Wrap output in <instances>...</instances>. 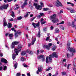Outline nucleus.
Instances as JSON below:
<instances>
[{"label":"nucleus","instance_id":"nucleus-1","mask_svg":"<svg viewBox=\"0 0 76 76\" xmlns=\"http://www.w3.org/2000/svg\"><path fill=\"white\" fill-rule=\"evenodd\" d=\"M70 42H68L67 44V48L66 50L70 52H72V55L73 56V53H76V50H75V48H70Z\"/></svg>","mask_w":76,"mask_h":76},{"label":"nucleus","instance_id":"nucleus-2","mask_svg":"<svg viewBox=\"0 0 76 76\" xmlns=\"http://www.w3.org/2000/svg\"><path fill=\"white\" fill-rule=\"evenodd\" d=\"M40 4L41 6L40 5H38V4L35 3L33 4V6H35V8L36 9H37V10H42V7H44V4H43V3L41 2H40Z\"/></svg>","mask_w":76,"mask_h":76},{"label":"nucleus","instance_id":"nucleus-3","mask_svg":"<svg viewBox=\"0 0 76 76\" xmlns=\"http://www.w3.org/2000/svg\"><path fill=\"white\" fill-rule=\"evenodd\" d=\"M56 14H54L53 15L50 16L52 22L53 23H56L58 22V19H56Z\"/></svg>","mask_w":76,"mask_h":76},{"label":"nucleus","instance_id":"nucleus-4","mask_svg":"<svg viewBox=\"0 0 76 76\" xmlns=\"http://www.w3.org/2000/svg\"><path fill=\"white\" fill-rule=\"evenodd\" d=\"M9 7V4H4L3 6H1L0 7V10H3V9H7V7Z\"/></svg>","mask_w":76,"mask_h":76},{"label":"nucleus","instance_id":"nucleus-5","mask_svg":"<svg viewBox=\"0 0 76 76\" xmlns=\"http://www.w3.org/2000/svg\"><path fill=\"white\" fill-rule=\"evenodd\" d=\"M19 43V42L15 41L13 42L11 45V48H15V45H18Z\"/></svg>","mask_w":76,"mask_h":76},{"label":"nucleus","instance_id":"nucleus-6","mask_svg":"<svg viewBox=\"0 0 76 76\" xmlns=\"http://www.w3.org/2000/svg\"><path fill=\"white\" fill-rule=\"evenodd\" d=\"M32 24L34 28H36V27H39V26H40L39 22H38V23H32Z\"/></svg>","mask_w":76,"mask_h":76},{"label":"nucleus","instance_id":"nucleus-7","mask_svg":"<svg viewBox=\"0 0 76 76\" xmlns=\"http://www.w3.org/2000/svg\"><path fill=\"white\" fill-rule=\"evenodd\" d=\"M56 6L57 7H59V6H61V7L63 6V4H61V2L59 1L58 0H57V1H56Z\"/></svg>","mask_w":76,"mask_h":76},{"label":"nucleus","instance_id":"nucleus-8","mask_svg":"<svg viewBox=\"0 0 76 76\" xmlns=\"http://www.w3.org/2000/svg\"><path fill=\"white\" fill-rule=\"evenodd\" d=\"M22 45H18L17 49L15 48V50L18 51H21L22 50Z\"/></svg>","mask_w":76,"mask_h":76},{"label":"nucleus","instance_id":"nucleus-9","mask_svg":"<svg viewBox=\"0 0 76 76\" xmlns=\"http://www.w3.org/2000/svg\"><path fill=\"white\" fill-rule=\"evenodd\" d=\"M1 63H4L5 64H7V63H8V61H7V60L6 59L4 58H1Z\"/></svg>","mask_w":76,"mask_h":76},{"label":"nucleus","instance_id":"nucleus-10","mask_svg":"<svg viewBox=\"0 0 76 76\" xmlns=\"http://www.w3.org/2000/svg\"><path fill=\"white\" fill-rule=\"evenodd\" d=\"M27 4H28V0H24V3L21 6L22 8V9H24L25 7V6L27 5Z\"/></svg>","mask_w":76,"mask_h":76},{"label":"nucleus","instance_id":"nucleus-11","mask_svg":"<svg viewBox=\"0 0 76 76\" xmlns=\"http://www.w3.org/2000/svg\"><path fill=\"white\" fill-rule=\"evenodd\" d=\"M52 57H58V55L56 54V53L54 52L52 53Z\"/></svg>","mask_w":76,"mask_h":76},{"label":"nucleus","instance_id":"nucleus-12","mask_svg":"<svg viewBox=\"0 0 76 76\" xmlns=\"http://www.w3.org/2000/svg\"><path fill=\"white\" fill-rule=\"evenodd\" d=\"M14 36L13 34H9L8 37L10 38V39H13V37Z\"/></svg>","mask_w":76,"mask_h":76},{"label":"nucleus","instance_id":"nucleus-13","mask_svg":"<svg viewBox=\"0 0 76 76\" xmlns=\"http://www.w3.org/2000/svg\"><path fill=\"white\" fill-rule=\"evenodd\" d=\"M42 71L41 68H39V67H38V70L37 71V74H39V72H41Z\"/></svg>","mask_w":76,"mask_h":76},{"label":"nucleus","instance_id":"nucleus-14","mask_svg":"<svg viewBox=\"0 0 76 76\" xmlns=\"http://www.w3.org/2000/svg\"><path fill=\"white\" fill-rule=\"evenodd\" d=\"M39 31H38V34H37V37H38V38H40V34H41V31H40V30H39Z\"/></svg>","mask_w":76,"mask_h":76},{"label":"nucleus","instance_id":"nucleus-15","mask_svg":"<svg viewBox=\"0 0 76 76\" xmlns=\"http://www.w3.org/2000/svg\"><path fill=\"white\" fill-rule=\"evenodd\" d=\"M7 24V22H6V21L5 20H4V26H6Z\"/></svg>","mask_w":76,"mask_h":76},{"label":"nucleus","instance_id":"nucleus-16","mask_svg":"<svg viewBox=\"0 0 76 76\" xmlns=\"http://www.w3.org/2000/svg\"><path fill=\"white\" fill-rule=\"evenodd\" d=\"M37 59H38V60H39V59H41V60H42V61H44L45 60V58L44 57H38L37 58Z\"/></svg>","mask_w":76,"mask_h":76},{"label":"nucleus","instance_id":"nucleus-17","mask_svg":"<svg viewBox=\"0 0 76 76\" xmlns=\"http://www.w3.org/2000/svg\"><path fill=\"white\" fill-rule=\"evenodd\" d=\"M23 18V17H22V16H21L19 17H17L18 20H21V19H22Z\"/></svg>","mask_w":76,"mask_h":76},{"label":"nucleus","instance_id":"nucleus-18","mask_svg":"<svg viewBox=\"0 0 76 76\" xmlns=\"http://www.w3.org/2000/svg\"><path fill=\"white\" fill-rule=\"evenodd\" d=\"M36 41V38H34V40H33L32 41V42H31V45H33L34 44V43H35V42Z\"/></svg>","mask_w":76,"mask_h":76},{"label":"nucleus","instance_id":"nucleus-19","mask_svg":"<svg viewBox=\"0 0 76 76\" xmlns=\"http://www.w3.org/2000/svg\"><path fill=\"white\" fill-rule=\"evenodd\" d=\"M21 54V56H25L26 54V52L25 51H22Z\"/></svg>","mask_w":76,"mask_h":76},{"label":"nucleus","instance_id":"nucleus-20","mask_svg":"<svg viewBox=\"0 0 76 76\" xmlns=\"http://www.w3.org/2000/svg\"><path fill=\"white\" fill-rule=\"evenodd\" d=\"M59 31H60L59 30V29H58L56 28L55 31V33H58V32H59Z\"/></svg>","mask_w":76,"mask_h":76},{"label":"nucleus","instance_id":"nucleus-21","mask_svg":"<svg viewBox=\"0 0 76 76\" xmlns=\"http://www.w3.org/2000/svg\"><path fill=\"white\" fill-rule=\"evenodd\" d=\"M49 8H45L43 9V11H47V10H49Z\"/></svg>","mask_w":76,"mask_h":76},{"label":"nucleus","instance_id":"nucleus-22","mask_svg":"<svg viewBox=\"0 0 76 76\" xmlns=\"http://www.w3.org/2000/svg\"><path fill=\"white\" fill-rule=\"evenodd\" d=\"M12 14L11 15L13 17V18H15V13H14V12L13 11H12Z\"/></svg>","mask_w":76,"mask_h":76},{"label":"nucleus","instance_id":"nucleus-23","mask_svg":"<svg viewBox=\"0 0 76 76\" xmlns=\"http://www.w3.org/2000/svg\"><path fill=\"white\" fill-rule=\"evenodd\" d=\"M12 25L11 24V23H9V25L8 26V28H12Z\"/></svg>","mask_w":76,"mask_h":76},{"label":"nucleus","instance_id":"nucleus-24","mask_svg":"<svg viewBox=\"0 0 76 76\" xmlns=\"http://www.w3.org/2000/svg\"><path fill=\"white\" fill-rule=\"evenodd\" d=\"M56 47H57V46H53V47L52 48L53 51H55L56 50Z\"/></svg>","mask_w":76,"mask_h":76},{"label":"nucleus","instance_id":"nucleus-25","mask_svg":"<svg viewBox=\"0 0 76 76\" xmlns=\"http://www.w3.org/2000/svg\"><path fill=\"white\" fill-rule=\"evenodd\" d=\"M17 66H18V62H16L14 65V67H15V69H16V68H17Z\"/></svg>","mask_w":76,"mask_h":76},{"label":"nucleus","instance_id":"nucleus-26","mask_svg":"<svg viewBox=\"0 0 76 76\" xmlns=\"http://www.w3.org/2000/svg\"><path fill=\"white\" fill-rule=\"evenodd\" d=\"M11 30L12 31H14V32H16V30L15 28L13 27L12 28H11Z\"/></svg>","mask_w":76,"mask_h":76},{"label":"nucleus","instance_id":"nucleus-27","mask_svg":"<svg viewBox=\"0 0 76 76\" xmlns=\"http://www.w3.org/2000/svg\"><path fill=\"white\" fill-rule=\"evenodd\" d=\"M59 27L62 30H64V27L62 26H60Z\"/></svg>","mask_w":76,"mask_h":76},{"label":"nucleus","instance_id":"nucleus-28","mask_svg":"<svg viewBox=\"0 0 76 76\" xmlns=\"http://www.w3.org/2000/svg\"><path fill=\"white\" fill-rule=\"evenodd\" d=\"M51 69H52V68L51 67H49L46 70V71L47 72V71H49V70H50Z\"/></svg>","mask_w":76,"mask_h":76},{"label":"nucleus","instance_id":"nucleus-29","mask_svg":"<svg viewBox=\"0 0 76 76\" xmlns=\"http://www.w3.org/2000/svg\"><path fill=\"white\" fill-rule=\"evenodd\" d=\"M19 35H20L21 34H22V32H21V31L20 30L18 31H17V33Z\"/></svg>","mask_w":76,"mask_h":76},{"label":"nucleus","instance_id":"nucleus-30","mask_svg":"<svg viewBox=\"0 0 76 76\" xmlns=\"http://www.w3.org/2000/svg\"><path fill=\"white\" fill-rule=\"evenodd\" d=\"M25 58L24 57H21V60L22 61H25Z\"/></svg>","mask_w":76,"mask_h":76},{"label":"nucleus","instance_id":"nucleus-31","mask_svg":"<svg viewBox=\"0 0 76 76\" xmlns=\"http://www.w3.org/2000/svg\"><path fill=\"white\" fill-rule=\"evenodd\" d=\"M46 48H47V49L49 50H50V47L48 46V45H46Z\"/></svg>","mask_w":76,"mask_h":76},{"label":"nucleus","instance_id":"nucleus-32","mask_svg":"<svg viewBox=\"0 0 76 76\" xmlns=\"http://www.w3.org/2000/svg\"><path fill=\"white\" fill-rule=\"evenodd\" d=\"M28 54H30V55H33V53L32 52V51L29 50V52L28 53Z\"/></svg>","mask_w":76,"mask_h":76},{"label":"nucleus","instance_id":"nucleus-33","mask_svg":"<svg viewBox=\"0 0 76 76\" xmlns=\"http://www.w3.org/2000/svg\"><path fill=\"white\" fill-rule=\"evenodd\" d=\"M48 57H47L46 59V63H49V61H48Z\"/></svg>","mask_w":76,"mask_h":76},{"label":"nucleus","instance_id":"nucleus-34","mask_svg":"<svg viewBox=\"0 0 76 76\" xmlns=\"http://www.w3.org/2000/svg\"><path fill=\"white\" fill-rule=\"evenodd\" d=\"M35 18H36V17H34L33 18H31L30 20L31 21V22L34 21V20Z\"/></svg>","mask_w":76,"mask_h":76},{"label":"nucleus","instance_id":"nucleus-35","mask_svg":"<svg viewBox=\"0 0 76 76\" xmlns=\"http://www.w3.org/2000/svg\"><path fill=\"white\" fill-rule=\"evenodd\" d=\"M7 70V66H4V70Z\"/></svg>","mask_w":76,"mask_h":76},{"label":"nucleus","instance_id":"nucleus-36","mask_svg":"<svg viewBox=\"0 0 76 76\" xmlns=\"http://www.w3.org/2000/svg\"><path fill=\"white\" fill-rule=\"evenodd\" d=\"M15 38H17L18 37V33H15Z\"/></svg>","mask_w":76,"mask_h":76},{"label":"nucleus","instance_id":"nucleus-37","mask_svg":"<svg viewBox=\"0 0 76 76\" xmlns=\"http://www.w3.org/2000/svg\"><path fill=\"white\" fill-rule=\"evenodd\" d=\"M68 10H70V11H71V10H73V9H72V8H67Z\"/></svg>","mask_w":76,"mask_h":76},{"label":"nucleus","instance_id":"nucleus-38","mask_svg":"<svg viewBox=\"0 0 76 76\" xmlns=\"http://www.w3.org/2000/svg\"><path fill=\"white\" fill-rule=\"evenodd\" d=\"M16 54V56H18L19 54V51H15Z\"/></svg>","mask_w":76,"mask_h":76},{"label":"nucleus","instance_id":"nucleus-39","mask_svg":"<svg viewBox=\"0 0 76 76\" xmlns=\"http://www.w3.org/2000/svg\"><path fill=\"white\" fill-rule=\"evenodd\" d=\"M61 73L63 75H66V73L64 72H62Z\"/></svg>","mask_w":76,"mask_h":76},{"label":"nucleus","instance_id":"nucleus-40","mask_svg":"<svg viewBox=\"0 0 76 76\" xmlns=\"http://www.w3.org/2000/svg\"><path fill=\"white\" fill-rule=\"evenodd\" d=\"M44 55H39L38 57H44Z\"/></svg>","mask_w":76,"mask_h":76},{"label":"nucleus","instance_id":"nucleus-41","mask_svg":"<svg viewBox=\"0 0 76 76\" xmlns=\"http://www.w3.org/2000/svg\"><path fill=\"white\" fill-rule=\"evenodd\" d=\"M76 12V11H73V10H71L70 11V12L72 13H75Z\"/></svg>","mask_w":76,"mask_h":76},{"label":"nucleus","instance_id":"nucleus-42","mask_svg":"<svg viewBox=\"0 0 76 76\" xmlns=\"http://www.w3.org/2000/svg\"><path fill=\"white\" fill-rule=\"evenodd\" d=\"M48 45L50 47L51 46H52V45H53L52 44V43H50L48 44Z\"/></svg>","mask_w":76,"mask_h":76},{"label":"nucleus","instance_id":"nucleus-43","mask_svg":"<svg viewBox=\"0 0 76 76\" xmlns=\"http://www.w3.org/2000/svg\"><path fill=\"white\" fill-rule=\"evenodd\" d=\"M49 58V61L50 62H51V61L52 60V58L51 57H49L48 58Z\"/></svg>","mask_w":76,"mask_h":76},{"label":"nucleus","instance_id":"nucleus-44","mask_svg":"<svg viewBox=\"0 0 76 76\" xmlns=\"http://www.w3.org/2000/svg\"><path fill=\"white\" fill-rule=\"evenodd\" d=\"M16 54H15V53H13L12 55V57H16Z\"/></svg>","mask_w":76,"mask_h":76},{"label":"nucleus","instance_id":"nucleus-45","mask_svg":"<svg viewBox=\"0 0 76 76\" xmlns=\"http://www.w3.org/2000/svg\"><path fill=\"white\" fill-rule=\"evenodd\" d=\"M16 76H20V73H17L16 74Z\"/></svg>","mask_w":76,"mask_h":76},{"label":"nucleus","instance_id":"nucleus-46","mask_svg":"<svg viewBox=\"0 0 76 76\" xmlns=\"http://www.w3.org/2000/svg\"><path fill=\"white\" fill-rule=\"evenodd\" d=\"M9 21L12 22V21H13V18H12L9 19Z\"/></svg>","mask_w":76,"mask_h":76},{"label":"nucleus","instance_id":"nucleus-47","mask_svg":"<svg viewBox=\"0 0 76 76\" xmlns=\"http://www.w3.org/2000/svg\"><path fill=\"white\" fill-rule=\"evenodd\" d=\"M28 15L29 14L28 13L27 14H26V15H25L24 16V18H27V17L28 16Z\"/></svg>","mask_w":76,"mask_h":76},{"label":"nucleus","instance_id":"nucleus-48","mask_svg":"<svg viewBox=\"0 0 76 76\" xmlns=\"http://www.w3.org/2000/svg\"><path fill=\"white\" fill-rule=\"evenodd\" d=\"M60 24H61L62 25H63L64 23V21H63L61 22L60 23Z\"/></svg>","mask_w":76,"mask_h":76},{"label":"nucleus","instance_id":"nucleus-49","mask_svg":"<svg viewBox=\"0 0 76 76\" xmlns=\"http://www.w3.org/2000/svg\"><path fill=\"white\" fill-rule=\"evenodd\" d=\"M73 64L74 67H76V65L75 64V62L74 61L73 62Z\"/></svg>","mask_w":76,"mask_h":76},{"label":"nucleus","instance_id":"nucleus-50","mask_svg":"<svg viewBox=\"0 0 76 76\" xmlns=\"http://www.w3.org/2000/svg\"><path fill=\"white\" fill-rule=\"evenodd\" d=\"M46 23V21H43V22H41V24L42 25H43V24H45Z\"/></svg>","mask_w":76,"mask_h":76},{"label":"nucleus","instance_id":"nucleus-51","mask_svg":"<svg viewBox=\"0 0 76 76\" xmlns=\"http://www.w3.org/2000/svg\"><path fill=\"white\" fill-rule=\"evenodd\" d=\"M37 55L38 56L39 54V50H37Z\"/></svg>","mask_w":76,"mask_h":76},{"label":"nucleus","instance_id":"nucleus-52","mask_svg":"<svg viewBox=\"0 0 76 76\" xmlns=\"http://www.w3.org/2000/svg\"><path fill=\"white\" fill-rule=\"evenodd\" d=\"M67 57H70V54L67 53L66 54Z\"/></svg>","mask_w":76,"mask_h":76},{"label":"nucleus","instance_id":"nucleus-53","mask_svg":"<svg viewBox=\"0 0 76 76\" xmlns=\"http://www.w3.org/2000/svg\"><path fill=\"white\" fill-rule=\"evenodd\" d=\"M46 29H47V28L46 27H45L43 29V31L44 32H46V31H47V30Z\"/></svg>","mask_w":76,"mask_h":76},{"label":"nucleus","instance_id":"nucleus-54","mask_svg":"<svg viewBox=\"0 0 76 76\" xmlns=\"http://www.w3.org/2000/svg\"><path fill=\"white\" fill-rule=\"evenodd\" d=\"M49 38H50V37H47L46 38V41H48Z\"/></svg>","mask_w":76,"mask_h":76},{"label":"nucleus","instance_id":"nucleus-55","mask_svg":"<svg viewBox=\"0 0 76 76\" xmlns=\"http://www.w3.org/2000/svg\"><path fill=\"white\" fill-rule=\"evenodd\" d=\"M44 15V13H40V15H41V16H43Z\"/></svg>","mask_w":76,"mask_h":76},{"label":"nucleus","instance_id":"nucleus-56","mask_svg":"<svg viewBox=\"0 0 76 76\" xmlns=\"http://www.w3.org/2000/svg\"><path fill=\"white\" fill-rule=\"evenodd\" d=\"M41 15H39L37 16V18H39L40 19H41Z\"/></svg>","mask_w":76,"mask_h":76},{"label":"nucleus","instance_id":"nucleus-57","mask_svg":"<svg viewBox=\"0 0 76 76\" xmlns=\"http://www.w3.org/2000/svg\"><path fill=\"white\" fill-rule=\"evenodd\" d=\"M50 29L51 30H53V29H54V27H53V26H52L50 27Z\"/></svg>","mask_w":76,"mask_h":76},{"label":"nucleus","instance_id":"nucleus-58","mask_svg":"<svg viewBox=\"0 0 76 76\" xmlns=\"http://www.w3.org/2000/svg\"><path fill=\"white\" fill-rule=\"evenodd\" d=\"M23 66L25 67H27L28 66V65H26V64H23Z\"/></svg>","mask_w":76,"mask_h":76},{"label":"nucleus","instance_id":"nucleus-59","mask_svg":"<svg viewBox=\"0 0 76 76\" xmlns=\"http://www.w3.org/2000/svg\"><path fill=\"white\" fill-rule=\"evenodd\" d=\"M9 33H7L5 34V36L7 37L8 35H9Z\"/></svg>","mask_w":76,"mask_h":76},{"label":"nucleus","instance_id":"nucleus-60","mask_svg":"<svg viewBox=\"0 0 76 76\" xmlns=\"http://www.w3.org/2000/svg\"><path fill=\"white\" fill-rule=\"evenodd\" d=\"M70 64H69L68 66H67V69H69V67H70Z\"/></svg>","mask_w":76,"mask_h":76},{"label":"nucleus","instance_id":"nucleus-61","mask_svg":"<svg viewBox=\"0 0 76 76\" xmlns=\"http://www.w3.org/2000/svg\"><path fill=\"white\" fill-rule=\"evenodd\" d=\"M31 6L32 8L33 7V6H32V4H29V7H31Z\"/></svg>","mask_w":76,"mask_h":76},{"label":"nucleus","instance_id":"nucleus-62","mask_svg":"<svg viewBox=\"0 0 76 76\" xmlns=\"http://www.w3.org/2000/svg\"><path fill=\"white\" fill-rule=\"evenodd\" d=\"M31 43H29L28 44V47H31Z\"/></svg>","mask_w":76,"mask_h":76},{"label":"nucleus","instance_id":"nucleus-63","mask_svg":"<svg viewBox=\"0 0 76 76\" xmlns=\"http://www.w3.org/2000/svg\"><path fill=\"white\" fill-rule=\"evenodd\" d=\"M48 6L49 7H53V5H52V4L49 5Z\"/></svg>","mask_w":76,"mask_h":76},{"label":"nucleus","instance_id":"nucleus-64","mask_svg":"<svg viewBox=\"0 0 76 76\" xmlns=\"http://www.w3.org/2000/svg\"><path fill=\"white\" fill-rule=\"evenodd\" d=\"M27 76H31V75L29 73H27Z\"/></svg>","mask_w":76,"mask_h":76}]
</instances>
